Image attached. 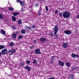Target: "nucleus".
Masks as SVG:
<instances>
[{"instance_id":"obj_7","label":"nucleus","mask_w":79,"mask_h":79,"mask_svg":"<svg viewBox=\"0 0 79 79\" xmlns=\"http://www.w3.org/2000/svg\"><path fill=\"white\" fill-rule=\"evenodd\" d=\"M58 64L59 66H63L64 65V62H62L60 60H59L58 62Z\"/></svg>"},{"instance_id":"obj_50","label":"nucleus","mask_w":79,"mask_h":79,"mask_svg":"<svg viewBox=\"0 0 79 79\" xmlns=\"http://www.w3.org/2000/svg\"><path fill=\"white\" fill-rule=\"evenodd\" d=\"M1 55H2V53H1L0 52V56H1Z\"/></svg>"},{"instance_id":"obj_17","label":"nucleus","mask_w":79,"mask_h":79,"mask_svg":"<svg viewBox=\"0 0 79 79\" xmlns=\"http://www.w3.org/2000/svg\"><path fill=\"white\" fill-rule=\"evenodd\" d=\"M12 38L13 39H16V35L15 34H12Z\"/></svg>"},{"instance_id":"obj_13","label":"nucleus","mask_w":79,"mask_h":79,"mask_svg":"<svg viewBox=\"0 0 79 79\" xmlns=\"http://www.w3.org/2000/svg\"><path fill=\"white\" fill-rule=\"evenodd\" d=\"M65 64L66 66L67 67H69V66H70V63H65Z\"/></svg>"},{"instance_id":"obj_41","label":"nucleus","mask_w":79,"mask_h":79,"mask_svg":"<svg viewBox=\"0 0 79 79\" xmlns=\"http://www.w3.org/2000/svg\"><path fill=\"white\" fill-rule=\"evenodd\" d=\"M40 40H45V39L44 38H42L40 39Z\"/></svg>"},{"instance_id":"obj_45","label":"nucleus","mask_w":79,"mask_h":79,"mask_svg":"<svg viewBox=\"0 0 79 79\" xmlns=\"http://www.w3.org/2000/svg\"><path fill=\"white\" fill-rule=\"evenodd\" d=\"M71 71H73L74 70V68H72L71 69Z\"/></svg>"},{"instance_id":"obj_35","label":"nucleus","mask_w":79,"mask_h":79,"mask_svg":"<svg viewBox=\"0 0 79 79\" xmlns=\"http://www.w3.org/2000/svg\"><path fill=\"white\" fill-rule=\"evenodd\" d=\"M26 63L27 64H30V61L27 60L26 61Z\"/></svg>"},{"instance_id":"obj_26","label":"nucleus","mask_w":79,"mask_h":79,"mask_svg":"<svg viewBox=\"0 0 79 79\" xmlns=\"http://www.w3.org/2000/svg\"><path fill=\"white\" fill-rule=\"evenodd\" d=\"M37 60L36 59H35L33 61V63H34V64H36V63H37Z\"/></svg>"},{"instance_id":"obj_2","label":"nucleus","mask_w":79,"mask_h":79,"mask_svg":"<svg viewBox=\"0 0 79 79\" xmlns=\"http://www.w3.org/2000/svg\"><path fill=\"white\" fill-rule=\"evenodd\" d=\"M16 52L15 49H9L8 51V53L10 55H13V53H15Z\"/></svg>"},{"instance_id":"obj_22","label":"nucleus","mask_w":79,"mask_h":79,"mask_svg":"<svg viewBox=\"0 0 79 79\" xmlns=\"http://www.w3.org/2000/svg\"><path fill=\"white\" fill-rule=\"evenodd\" d=\"M3 15L0 14V19H3Z\"/></svg>"},{"instance_id":"obj_6","label":"nucleus","mask_w":79,"mask_h":79,"mask_svg":"<svg viewBox=\"0 0 79 79\" xmlns=\"http://www.w3.org/2000/svg\"><path fill=\"white\" fill-rule=\"evenodd\" d=\"M71 55L72 57L73 58H76V57L77 58H79V56L78 55H76V54L72 53L71 54Z\"/></svg>"},{"instance_id":"obj_23","label":"nucleus","mask_w":79,"mask_h":79,"mask_svg":"<svg viewBox=\"0 0 79 79\" xmlns=\"http://www.w3.org/2000/svg\"><path fill=\"white\" fill-rule=\"evenodd\" d=\"M20 5H22V6H24V3L22 1L20 2Z\"/></svg>"},{"instance_id":"obj_4","label":"nucleus","mask_w":79,"mask_h":79,"mask_svg":"<svg viewBox=\"0 0 79 79\" xmlns=\"http://www.w3.org/2000/svg\"><path fill=\"white\" fill-rule=\"evenodd\" d=\"M58 25H56L54 26V34L56 35L58 32Z\"/></svg>"},{"instance_id":"obj_14","label":"nucleus","mask_w":79,"mask_h":79,"mask_svg":"<svg viewBox=\"0 0 79 79\" xmlns=\"http://www.w3.org/2000/svg\"><path fill=\"white\" fill-rule=\"evenodd\" d=\"M20 14L19 13H18L17 12H15V13H13L12 14L13 15L15 16H16L17 15H19Z\"/></svg>"},{"instance_id":"obj_20","label":"nucleus","mask_w":79,"mask_h":79,"mask_svg":"<svg viewBox=\"0 0 79 79\" xmlns=\"http://www.w3.org/2000/svg\"><path fill=\"white\" fill-rule=\"evenodd\" d=\"M21 32L22 34H24L26 33V31L24 30H23L21 31Z\"/></svg>"},{"instance_id":"obj_33","label":"nucleus","mask_w":79,"mask_h":79,"mask_svg":"<svg viewBox=\"0 0 79 79\" xmlns=\"http://www.w3.org/2000/svg\"><path fill=\"white\" fill-rule=\"evenodd\" d=\"M50 64H53V60H51V61H50Z\"/></svg>"},{"instance_id":"obj_42","label":"nucleus","mask_w":79,"mask_h":79,"mask_svg":"<svg viewBox=\"0 0 79 79\" xmlns=\"http://www.w3.org/2000/svg\"><path fill=\"white\" fill-rule=\"evenodd\" d=\"M58 11L56 10H55V13L56 14H58Z\"/></svg>"},{"instance_id":"obj_36","label":"nucleus","mask_w":79,"mask_h":79,"mask_svg":"<svg viewBox=\"0 0 79 79\" xmlns=\"http://www.w3.org/2000/svg\"><path fill=\"white\" fill-rule=\"evenodd\" d=\"M20 65L22 66H23L24 65V63H21L20 64Z\"/></svg>"},{"instance_id":"obj_9","label":"nucleus","mask_w":79,"mask_h":79,"mask_svg":"<svg viewBox=\"0 0 79 79\" xmlns=\"http://www.w3.org/2000/svg\"><path fill=\"white\" fill-rule=\"evenodd\" d=\"M26 69H27L28 71H30L31 70V68L29 66V65H27L24 67Z\"/></svg>"},{"instance_id":"obj_54","label":"nucleus","mask_w":79,"mask_h":79,"mask_svg":"<svg viewBox=\"0 0 79 79\" xmlns=\"http://www.w3.org/2000/svg\"><path fill=\"white\" fill-rule=\"evenodd\" d=\"M25 26H26V25H25Z\"/></svg>"},{"instance_id":"obj_48","label":"nucleus","mask_w":79,"mask_h":79,"mask_svg":"<svg viewBox=\"0 0 79 79\" xmlns=\"http://www.w3.org/2000/svg\"><path fill=\"white\" fill-rule=\"evenodd\" d=\"M40 12H39L38 13V15H40Z\"/></svg>"},{"instance_id":"obj_43","label":"nucleus","mask_w":79,"mask_h":79,"mask_svg":"<svg viewBox=\"0 0 79 79\" xmlns=\"http://www.w3.org/2000/svg\"><path fill=\"white\" fill-rule=\"evenodd\" d=\"M33 44H37V42H36V40H35L33 42Z\"/></svg>"},{"instance_id":"obj_32","label":"nucleus","mask_w":79,"mask_h":79,"mask_svg":"<svg viewBox=\"0 0 79 79\" xmlns=\"http://www.w3.org/2000/svg\"><path fill=\"white\" fill-rule=\"evenodd\" d=\"M19 39H22V38H23V36L21 35H20V36H19Z\"/></svg>"},{"instance_id":"obj_39","label":"nucleus","mask_w":79,"mask_h":79,"mask_svg":"<svg viewBox=\"0 0 79 79\" xmlns=\"http://www.w3.org/2000/svg\"><path fill=\"white\" fill-rule=\"evenodd\" d=\"M9 10L10 11H13V8L10 7L9 8Z\"/></svg>"},{"instance_id":"obj_40","label":"nucleus","mask_w":79,"mask_h":79,"mask_svg":"<svg viewBox=\"0 0 79 79\" xmlns=\"http://www.w3.org/2000/svg\"><path fill=\"white\" fill-rule=\"evenodd\" d=\"M32 29V27H28V30H31Z\"/></svg>"},{"instance_id":"obj_51","label":"nucleus","mask_w":79,"mask_h":79,"mask_svg":"<svg viewBox=\"0 0 79 79\" xmlns=\"http://www.w3.org/2000/svg\"><path fill=\"white\" fill-rule=\"evenodd\" d=\"M15 34H18V32H16Z\"/></svg>"},{"instance_id":"obj_30","label":"nucleus","mask_w":79,"mask_h":79,"mask_svg":"<svg viewBox=\"0 0 79 79\" xmlns=\"http://www.w3.org/2000/svg\"><path fill=\"white\" fill-rule=\"evenodd\" d=\"M11 27L12 28V29H14V30H15V29H16V27H15V26H11Z\"/></svg>"},{"instance_id":"obj_37","label":"nucleus","mask_w":79,"mask_h":79,"mask_svg":"<svg viewBox=\"0 0 79 79\" xmlns=\"http://www.w3.org/2000/svg\"><path fill=\"white\" fill-rule=\"evenodd\" d=\"M31 29H34V28L35 27V25H33L32 26H31Z\"/></svg>"},{"instance_id":"obj_31","label":"nucleus","mask_w":79,"mask_h":79,"mask_svg":"<svg viewBox=\"0 0 79 79\" xmlns=\"http://www.w3.org/2000/svg\"><path fill=\"white\" fill-rule=\"evenodd\" d=\"M46 40H40V41L41 42V43H42V42H44Z\"/></svg>"},{"instance_id":"obj_29","label":"nucleus","mask_w":79,"mask_h":79,"mask_svg":"<svg viewBox=\"0 0 79 79\" xmlns=\"http://www.w3.org/2000/svg\"><path fill=\"white\" fill-rule=\"evenodd\" d=\"M25 30H26V31H28V27H25Z\"/></svg>"},{"instance_id":"obj_1","label":"nucleus","mask_w":79,"mask_h":79,"mask_svg":"<svg viewBox=\"0 0 79 79\" xmlns=\"http://www.w3.org/2000/svg\"><path fill=\"white\" fill-rule=\"evenodd\" d=\"M63 17L64 18H69L70 17V14L67 11L63 13Z\"/></svg>"},{"instance_id":"obj_52","label":"nucleus","mask_w":79,"mask_h":79,"mask_svg":"<svg viewBox=\"0 0 79 79\" xmlns=\"http://www.w3.org/2000/svg\"><path fill=\"white\" fill-rule=\"evenodd\" d=\"M56 37H58V36H56Z\"/></svg>"},{"instance_id":"obj_10","label":"nucleus","mask_w":79,"mask_h":79,"mask_svg":"<svg viewBox=\"0 0 79 79\" xmlns=\"http://www.w3.org/2000/svg\"><path fill=\"white\" fill-rule=\"evenodd\" d=\"M63 47L64 48H67L68 47V43H64L62 45Z\"/></svg>"},{"instance_id":"obj_11","label":"nucleus","mask_w":79,"mask_h":79,"mask_svg":"<svg viewBox=\"0 0 79 79\" xmlns=\"http://www.w3.org/2000/svg\"><path fill=\"white\" fill-rule=\"evenodd\" d=\"M74 76L73 74H71L70 76L69 77V79H74Z\"/></svg>"},{"instance_id":"obj_28","label":"nucleus","mask_w":79,"mask_h":79,"mask_svg":"<svg viewBox=\"0 0 79 79\" xmlns=\"http://www.w3.org/2000/svg\"><path fill=\"white\" fill-rule=\"evenodd\" d=\"M78 69H79V68L77 67H76L74 68V70H76V71H78Z\"/></svg>"},{"instance_id":"obj_49","label":"nucleus","mask_w":79,"mask_h":79,"mask_svg":"<svg viewBox=\"0 0 79 79\" xmlns=\"http://www.w3.org/2000/svg\"><path fill=\"white\" fill-rule=\"evenodd\" d=\"M77 18H79V15H78L77 16Z\"/></svg>"},{"instance_id":"obj_25","label":"nucleus","mask_w":79,"mask_h":79,"mask_svg":"<svg viewBox=\"0 0 79 79\" xmlns=\"http://www.w3.org/2000/svg\"><path fill=\"white\" fill-rule=\"evenodd\" d=\"M34 48V45L30 47V49H31V50H32Z\"/></svg>"},{"instance_id":"obj_21","label":"nucleus","mask_w":79,"mask_h":79,"mask_svg":"<svg viewBox=\"0 0 79 79\" xmlns=\"http://www.w3.org/2000/svg\"><path fill=\"white\" fill-rule=\"evenodd\" d=\"M5 48V46L3 45H0V50L3 49Z\"/></svg>"},{"instance_id":"obj_27","label":"nucleus","mask_w":79,"mask_h":79,"mask_svg":"<svg viewBox=\"0 0 79 79\" xmlns=\"http://www.w3.org/2000/svg\"><path fill=\"white\" fill-rule=\"evenodd\" d=\"M59 16L60 17L62 16H63V13L61 12H60L59 14Z\"/></svg>"},{"instance_id":"obj_15","label":"nucleus","mask_w":79,"mask_h":79,"mask_svg":"<svg viewBox=\"0 0 79 79\" xmlns=\"http://www.w3.org/2000/svg\"><path fill=\"white\" fill-rule=\"evenodd\" d=\"M10 47H13L14 46V43L13 42H10L9 44Z\"/></svg>"},{"instance_id":"obj_38","label":"nucleus","mask_w":79,"mask_h":79,"mask_svg":"<svg viewBox=\"0 0 79 79\" xmlns=\"http://www.w3.org/2000/svg\"><path fill=\"white\" fill-rule=\"evenodd\" d=\"M45 8H46V11H48V7L47 6H45Z\"/></svg>"},{"instance_id":"obj_46","label":"nucleus","mask_w":79,"mask_h":79,"mask_svg":"<svg viewBox=\"0 0 79 79\" xmlns=\"http://www.w3.org/2000/svg\"><path fill=\"white\" fill-rule=\"evenodd\" d=\"M17 0V2H18L19 3V2H21V0Z\"/></svg>"},{"instance_id":"obj_8","label":"nucleus","mask_w":79,"mask_h":79,"mask_svg":"<svg viewBox=\"0 0 79 79\" xmlns=\"http://www.w3.org/2000/svg\"><path fill=\"white\" fill-rule=\"evenodd\" d=\"M35 53L36 54H40L41 52L39 49H36L35 50Z\"/></svg>"},{"instance_id":"obj_53","label":"nucleus","mask_w":79,"mask_h":79,"mask_svg":"<svg viewBox=\"0 0 79 79\" xmlns=\"http://www.w3.org/2000/svg\"><path fill=\"white\" fill-rule=\"evenodd\" d=\"M78 2H79V0H77Z\"/></svg>"},{"instance_id":"obj_34","label":"nucleus","mask_w":79,"mask_h":79,"mask_svg":"<svg viewBox=\"0 0 79 79\" xmlns=\"http://www.w3.org/2000/svg\"><path fill=\"white\" fill-rule=\"evenodd\" d=\"M24 11V10L23 8H22L20 10V11L21 12H23Z\"/></svg>"},{"instance_id":"obj_16","label":"nucleus","mask_w":79,"mask_h":79,"mask_svg":"<svg viewBox=\"0 0 79 79\" xmlns=\"http://www.w3.org/2000/svg\"><path fill=\"white\" fill-rule=\"evenodd\" d=\"M1 32L2 34H3V35H5V31L4 30H1Z\"/></svg>"},{"instance_id":"obj_47","label":"nucleus","mask_w":79,"mask_h":79,"mask_svg":"<svg viewBox=\"0 0 79 79\" xmlns=\"http://www.w3.org/2000/svg\"><path fill=\"white\" fill-rule=\"evenodd\" d=\"M38 4H36L35 5V7H37V6H38Z\"/></svg>"},{"instance_id":"obj_18","label":"nucleus","mask_w":79,"mask_h":79,"mask_svg":"<svg viewBox=\"0 0 79 79\" xmlns=\"http://www.w3.org/2000/svg\"><path fill=\"white\" fill-rule=\"evenodd\" d=\"M18 24L19 25L21 24V23H22V21L21 20H18Z\"/></svg>"},{"instance_id":"obj_12","label":"nucleus","mask_w":79,"mask_h":79,"mask_svg":"<svg viewBox=\"0 0 79 79\" xmlns=\"http://www.w3.org/2000/svg\"><path fill=\"white\" fill-rule=\"evenodd\" d=\"M12 19L13 21H16V18L14 16L12 17Z\"/></svg>"},{"instance_id":"obj_24","label":"nucleus","mask_w":79,"mask_h":79,"mask_svg":"<svg viewBox=\"0 0 79 79\" xmlns=\"http://www.w3.org/2000/svg\"><path fill=\"white\" fill-rule=\"evenodd\" d=\"M50 36V37H53V33H50L49 34Z\"/></svg>"},{"instance_id":"obj_3","label":"nucleus","mask_w":79,"mask_h":79,"mask_svg":"<svg viewBox=\"0 0 79 79\" xmlns=\"http://www.w3.org/2000/svg\"><path fill=\"white\" fill-rule=\"evenodd\" d=\"M7 52L8 50L6 48H4V49L2 50L1 52V54H2V55H6Z\"/></svg>"},{"instance_id":"obj_19","label":"nucleus","mask_w":79,"mask_h":79,"mask_svg":"<svg viewBox=\"0 0 79 79\" xmlns=\"http://www.w3.org/2000/svg\"><path fill=\"white\" fill-rule=\"evenodd\" d=\"M55 58H56L55 56H52L51 58L52 59V60L54 61V60H55Z\"/></svg>"},{"instance_id":"obj_44","label":"nucleus","mask_w":79,"mask_h":79,"mask_svg":"<svg viewBox=\"0 0 79 79\" xmlns=\"http://www.w3.org/2000/svg\"><path fill=\"white\" fill-rule=\"evenodd\" d=\"M42 11V10L41 9V7L40 8V9L39 10V12H40Z\"/></svg>"},{"instance_id":"obj_5","label":"nucleus","mask_w":79,"mask_h":79,"mask_svg":"<svg viewBox=\"0 0 79 79\" xmlns=\"http://www.w3.org/2000/svg\"><path fill=\"white\" fill-rule=\"evenodd\" d=\"M64 32L67 35H69V34H72L71 31L70 30H65L64 31Z\"/></svg>"}]
</instances>
